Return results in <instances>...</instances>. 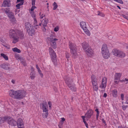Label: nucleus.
<instances>
[{
  "label": "nucleus",
  "mask_w": 128,
  "mask_h": 128,
  "mask_svg": "<svg viewBox=\"0 0 128 128\" xmlns=\"http://www.w3.org/2000/svg\"><path fill=\"white\" fill-rule=\"evenodd\" d=\"M59 30V28L58 26H57L55 27L54 29V32H56Z\"/></svg>",
  "instance_id": "obj_43"
},
{
  "label": "nucleus",
  "mask_w": 128,
  "mask_h": 128,
  "mask_svg": "<svg viewBox=\"0 0 128 128\" xmlns=\"http://www.w3.org/2000/svg\"><path fill=\"white\" fill-rule=\"evenodd\" d=\"M47 107V106L46 104L43 103L42 104V110L43 112H48V110Z\"/></svg>",
  "instance_id": "obj_20"
},
{
  "label": "nucleus",
  "mask_w": 128,
  "mask_h": 128,
  "mask_svg": "<svg viewBox=\"0 0 128 128\" xmlns=\"http://www.w3.org/2000/svg\"><path fill=\"white\" fill-rule=\"evenodd\" d=\"M16 80H12L11 81V82L13 84H15L16 83Z\"/></svg>",
  "instance_id": "obj_49"
},
{
  "label": "nucleus",
  "mask_w": 128,
  "mask_h": 128,
  "mask_svg": "<svg viewBox=\"0 0 128 128\" xmlns=\"http://www.w3.org/2000/svg\"><path fill=\"white\" fill-rule=\"evenodd\" d=\"M87 55L90 57H92L94 54V52L90 48H88L87 49L84 51Z\"/></svg>",
  "instance_id": "obj_13"
},
{
  "label": "nucleus",
  "mask_w": 128,
  "mask_h": 128,
  "mask_svg": "<svg viewBox=\"0 0 128 128\" xmlns=\"http://www.w3.org/2000/svg\"><path fill=\"white\" fill-rule=\"evenodd\" d=\"M117 91L116 90H114L112 91V94L114 97H116V96Z\"/></svg>",
  "instance_id": "obj_25"
},
{
  "label": "nucleus",
  "mask_w": 128,
  "mask_h": 128,
  "mask_svg": "<svg viewBox=\"0 0 128 128\" xmlns=\"http://www.w3.org/2000/svg\"><path fill=\"white\" fill-rule=\"evenodd\" d=\"M26 28L30 36H32L34 34L35 31L33 26H31L28 22L25 24Z\"/></svg>",
  "instance_id": "obj_6"
},
{
  "label": "nucleus",
  "mask_w": 128,
  "mask_h": 128,
  "mask_svg": "<svg viewBox=\"0 0 128 128\" xmlns=\"http://www.w3.org/2000/svg\"><path fill=\"white\" fill-rule=\"evenodd\" d=\"M81 117L83 120V122L84 121H85V120L84 119V118H85V116H81Z\"/></svg>",
  "instance_id": "obj_56"
},
{
  "label": "nucleus",
  "mask_w": 128,
  "mask_h": 128,
  "mask_svg": "<svg viewBox=\"0 0 128 128\" xmlns=\"http://www.w3.org/2000/svg\"><path fill=\"white\" fill-rule=\"evenodd\" d=\"M1 56L3 57L6 60H8V57L4 54L2 53L0 54Z\"/></svg>",
  "instance_id": "obj_29"
},
{
  "label": "nucleus",
  "mask_w": 128,
  "mask_h": 128,
  "mask_svg": "<svg viewBox=\"0 0 128 128\" xmlns=\"http://www.w3.org/2000/svg\"><path fill=\"white\" fill-rule=\"evenodd\" d=\"M10 20L13 23H16V19L14 16L10 18Z\"/></svg>",
  "instance_id": "obj_27"
},
{
  "label": "nucleus",
  "mask_w": 128,
  "mask_h": 128,
  "mask_svg": "<svg viewBox=\"0 0 128 128\" xmlns=\"http://www.w3.org/2000/svg\"><path fill=\"white\" fill-rule=\"evenodd\" d=\"M121 76V74L120 73H116L114 75V80H119Z\"/></svg>",
  "instance_id": "obj_21"
},
{
  "label": "nucleus",
  "mask_w": 128,
  "mask_h": 128,
  "mask_svg": "<svg viewBox=\"0 0 128 128\" xmlns=\"http://www.w3.org/2000/svg\"><path fill=\"white\" fill-rule=\"evenodd\" d=\"M120 82H125L124 81V80H121L120 81Z\"/></svg>",
  "instance_id": "obj_62"
},
{
  "label": "nucleus",
  "mask_w": 128,
  "mask_h": 128,
  "mask_svg": "<svg viewBox=\"0 0 128 128\" xmlns=\"http://www.w3.org/2000/svg\"><path fill=\"white\" fill-rule=\"evenodd\" d=\"M122 109L123 110H125L128 107V106H124V105H123V106H122Z\"/></svg>",
  "instance_id": "obj_42"
},
{
  "label": "nucleus",
  "mask_w": 128,
  "mask_h": 128,
  "mask_svg": "<svg viewBox=\"0 0 128 128\" xmlns=\"http://www.w3.org/2000/svg\"><path fill=\"white\" fill-rule=\"evenodd\" d=\"M36 0H32V5H34L35 4Z\"/></svg>",
  "instance_id": "obj_44"
},
{
  "label": "nucleus",
  "mask_w": 128,
  "mask_h": 128,
  "mask_svg": "<svg viewBox=\"0 0 128 128\" xmlns=\"http://www.w3.org/2000/svg\"><path fill=\"white\" fill-rule=\"evenodd\" d=\"M102 55L103 58L107 59L110 57V53L106 44H104L102 46L101 49Z\"/></svg>",
  "instance_id": "obj_3"
},
{
  "label": "nucleus",
  "mask_w": 128,
  "mask_h": 128,
  "mask_svg": "<svg viewBox=\"0 0 128 128\" xmlns=\"http://www.w3.org/2000/svg\"><path fill=\"white\" fill-rule=\"evenodd\" d=\"M10 5V0H4L2 6L9 7Z\"/></svg>",
  "instance_id": "obj_15"
},
{
  "label": "nucleus",
  "mask_w": 128,
  "mask_h": 128,
  "mask_svg": "<svg viewBox=\"0 0 128 128\" xmlns=\"http://www.w3.org/2000/svg\"><path fill=\"white\" fill-rule=\"evenodd\" d=\"M8 16L10 18H11L12 16H14V14L13 13L11 12H10L8 14H7Z\"/></svg>",
  "instance_id": "obj_31"
},
{
  "label": "nucleus",
  "mask_w": 128,
  "mask_h": 128,
  "mask_svg": "<svg viewBox=\"0 0 128 128\" xmlns=\"http://www.w3.org/2000/svg\"><path fill=\"white\" fill-rule=\"evenodd\" d=\"M53 6V10H56L58 7V5L55 2H54L52 4Z\"/></svg>",
  "instance_id": "obj_28"
},
{
  "label": "nucleus",
  "mask_w": 128,
  "mask_h": 128,
  "mask_svg": "<svg viewBox=\"0 0 128 128\" xmlns=\"http://www.w3.org/2000/svg\"><path fill=\"white\" fill-rule=\"evenodd\" d=\"M18 128H24V126H22V127H18Z\"/></svg>",
  "instance_id": "obj_63"
},
{
  "label": "nucleus",
  "mask_w": 128,
  "mask_h": 128,
  "mask_svg": "<svg viewBox=\"0 0 128 128\" xmlns=\"http://www.w3.org/2000/svg\"><path fill=\"white\" fill-rule=\"evenodd\" d=\"M1 121L0 123L4 122V121H6L8 123L12 126H16L17 124L16 122L14 119L10 117H4L2 118H0Z\"/></svg>",
  "instance_id": "obj_2"
},
{
  "label": "nucleus",
  "mask_w": 128,
  "mask_h": 128,
  "mask_svg": "<svg viewBox=\"0 0 128 128\" xmlns=\"http://www.w3.org/2000/svg\"><path fill=\"white\" fill-rule=\"evenodd\" d=\"M36 68L37 69V70H38H38H40V68H39V67L38 66V65L36 64Z\"/></svg>",
  "instance_id": "obj_57"
},
{
  "label": "nucleus",
  "mask_w": 128,
  "mask_h": 128,
  "mask_svg": "<svg viewBox=\"0 0 128 128\" xmlns=\"http://www.w3.org/2000/svg\"><path fill=\"white\" fill-rule=\"evenodd\" d=\"M19 10H18L17 9H15V12H16V14L17 13H18Z\"/></svg>",
  "instance_id": "obj_58"
},
{
  "label": "nucleus",
  "mask_w": 128,
  "mask_h": 128,
  "mask_svg": "<svg viewBox=\"0 0 128 128\" xmlns=\"http://www.w3.org/2000/svg\"><path fill=\"white\" fill-rule=\"evenodd\" d=\"M91 80L92 86L98 85L97 80L95 76L92 75L91 76Z\"/></svg>",
  "instance_id": "obj_16"
},
{
  "label": "nucleus",
  "mask_w": 128,
  "mask_h": 128,
  "mask_svg": "<svg viewBox=\"0 0 128 128\" xmlns=\"http://www.w3.org/2000/svg\"><path fill=\"white\" fill-rule=\"evenodd\" d=\"M15 37H14V38H14L13 42L14 43H16L18 42V38H16Z\"/></svg>",
  "instance_id": "obj_37"
},
{
  "label": "nucleus",
  "mask_w": 128,
  "mask_h": 128,
  "mask_svg": "<svg viewBox=\"0 0 128 128\" xmlns=\"http://www.w3.org/2000/svg\"><path fill=\"white\" fill-rule=\"evenodd\" d=\"M0 66L1 68L7 70L8 69V66L7 64H3L0 65Z\"/></svg>",
  "instance_id": "obj_23"
},
{
  "label": "nucleus",
  "mask_w": 128,
  "mask_h": 128,
  "mask_svg": "<svg viewBox=\"0 0 128 128\" xmlns=\"http://www.w3.org/2000/svg\"><path fill=\"white\" fill-rule=\"evenodd\" d=\"M124 95L123 94H121V100H124Z\"/></svg>",
  "instance_id": "obj_48"
},
{
  "label": "nucleus",
  "mask_w": 128,
  "mask_h": 128,
  "mask_svg": "<svg viewBox=\"0 0 128 128\" xmlns=\"http://www.w3.org/2000/svg\"><path fill=\"white\" fill-rule=\"evenodd\" d=\"M107 82V78L106 77L103 78L102 80V83L100 86V87L102 89H105L106 86Z\"/></svg>",
  "instance_id": "obj_11"
},
{
  "label": "nucleus",
  "mask_w": 128,
  "mask_h": 128,
  "mask_svg": "<svg viewBox=\"0 0 128 128\" xmlns=\"http://www.w3.org/2000/svg\"><path fill=\"white\" fill-rule=\"evenodd\" d=\"M48 22V19L46 18L43 19L42 22V24L44 29H43V30L45 32L46 30V29L45 28V27L46 26L47 23Z\"/></svg>",
  "instance_id": "obj_14"
},
{
  "label": "nucleus",
  "mask_w": 128,
  "mask_h": 128,
  "mask_svg": "<svg viewBox=\"0 0 128 128\" xmlns=\"http://www.w3.org/2000/svg\"><path fill=\"white\" fill-rule=\"evenodd\" d=\"M4 10L5 12V13L6 14H8L10 12V10L9 8H6L5 9H4Z\"/></svg>",
  "instance_id": "obj_34"
},
{
  "label": "nucleus",
  "mask_w": 128,
  "mask_h": 128,
  "mask_svg": "<svg viewBox=\"0 0 128 128\" xmlns=\"http://www.w3.org/2000/svg\"><path fill=\"white\" fill-rule=\"evenodd\" d=\"M80 27L83 30L85 34L88 36H90V33L87 28L86 22L82 21L80 22Z\"/></svg>",
  "instance_id": "obj_9"
},
{
  "label": "nucleus",
  "mask_w": 128,
  "mask_h": 128,
  "mask_svg": "<svg viewBox=\"0 0 128 128\" xmlns=\"http://www.w3.org/2000/svg\"><path fill=\"white\" fill-rule=\"evenodd\" d=\"M61 121L62 122H63L64 121H65V119L64 118H61Z\"/></svg>",
  "instance_id": "obj_55"
},
{
  "label": "nucleus",
  "mask_w": 128,
  "mask_h": 128,
  "mask_svg": "<svg viewBox=\"0 0 128 128\" xmlns=\"http://www.w3.org/2000/svg\"><path fill=\"white\" fill-rule=\"evenodd\" d=\"M38 71L41 77L42 78L43 76V74L42 73L41 71L40 70H38Z\"/></svg>",
  "instance_id": "obj_36"
},
{
  "label": "nucleus",
  "mask_w": 128,
  "mask_h": 128,
  "mask_svg": "<svg viewBox=\"0 0 128 128\" xmlns=\"http://www.w3.org/2000/svg\"><path fill=\"white\" fill-rule=\"evenodd\" d=\"M24 0H17V1L16 2V4H17L18 2H20V3H22L23 4Z\"/></svg>",
  "instance_id": "obj_39"
},
{
  "label": "nucleus",
  "mask_w": 128,
  "mask_h": 128,
  "mask_svg": "<svg viewBox=\"0 0 128 128\" xmlns=\"http://www.w3.org/2000/svg\"><path fill=\"white\" fill-rule=\"evenodd\" d=\"M49 52L51 58L53 60V61H55L56 56V54L52 48H49Z\"/></svg>",
  "instance_id": "obj_12"
},
{
  "label": "nucleus",
  "mask_w": 128,
  "mask_h": 128,
  "mask_svg": "<svg viewBox=\"0 0 128 128\" xmlns=\"http://www.w3.org/2000/svg\"><path fill=\"white\" fill-rule=\"evenodd\" d=\"M93 112L92 110H89L88 112L85 115L88 118H90L93 114Z\"/></svg>",
  "instance_id": "obj_19"
},
{
  "label": "nucleus",
  "mask_w": 128,
  "mask_h": 128,
  "mask_svg": "<svg viewBox=\"0 0 128 128\" xmlns=\"http://www.w3.org/2000/svg\"><path fill=\"white\" fill-rule=\"evenodd\" d=\"M107 96V94L106 93H104V94L103 96L104 98H106Z\"/></svg>",
  "instance_id": "obj_60"
},
{
  "label": "nucleus",
  "mask_w": 128,
  "mask_h": 128,
  "mask_svg": "<svg viewBox=\"0 0 128 128\" xmlns=\"http://www.w3.org/2000/svg\"><path fill=\"white\" fill-rule=\"evenodd\" d=\"M23 4L22 3L18 4L16 5V7L17 9H19L20 8V6Z\"/></svg>",
  "instance_id": "obj_33"
},
{
  "label": "nucleus",
  "mask_w": 128,
  "mask_h": 128,
  "mask_svg": "<svg viewBox=\"0 0 128 128\" xmlns=\"http://www.w3.org/2000/svg\"><path fill=\"white\" fill-rule=\"evenodd\" d=\"M99 114V113L97 114H96V119L98 120V116Z\"/></svg>",
  "instance_id": "obj_53"
},
{
  "label": "nucleus",
  "mask_w": 128,
  "mask_h": 128,
  "mask_svg": "<svg viewBox=\"0 0 128 128\" xmlns=\"http://www.w3.org/2000/svg\"><path fill=\"white\" fill-rule=\"evenodd\" d=\"M82 47L84 50L85 51L89 48V45L86 42H84L82 44Z\"/></svg>",
  "instance_id": "obj_17"
},
{
  "label": "nucleus",
  "mask_w": 128,
  "mask_h": 128,
  "mask_svg": "<svg viewBox=\"0 0 128 128\" xmlns=\"http://www.w3.org/2000/svg\"><path fill=\"white\" fill-rule=\"evenodd\" d=\"M40 18L42 19L45 16V15L43 14L40 15Z\"/></svg>",
  "instance_id": "obj_45"
},
{
  "label": "nucleus",
  "mask_w": 128,
  "mask_h": 128,
  "mask_svg": "<svg viewBox=\"0 0 128 128\" xmlns=\"http://www.w3.org/2000/svg\"><path fill=\"white\" fill-rule=\"evenodd\" d=\"M21 62L22 63V64L24 65V66H25L26 64V63L25 60H24L23 62L21 61Z\"/></svg>",
  "instance_id": "obj_47"
},
{
  "label": "nucleus",
  "mask_w": 128,
  "mask_h": 128,
  "mask_svg": "<svg viewBox=\"0 0 128 128\" xmlns=\"http://www.w3.org/2000/svg\"><path fill=\"white\" fill-rule=\"evenodd\" d=\"M58 40V39L54 38L52 36L51 34L50 37L47 38V42L50 43L52 46L54 48H55L56 47V41Z\"/></svg>",
  "instance_id": "obj_8"
},
{
  "label": "nucleus",
  "mask_w": 128,
  "mask_h": 128,
  "mask_svg": "<svg viewBox=\"0 0 128 128\" xmlns=\"http://www.w3.org/2000/svg\"><path fill=\"white\" fill-rule=\"evenodd\" d=\"M126 103L127 104H128V100H126Z\"/></svg>",
  "instance_id": "obj_64"
},
{
  "label": "nucleus",
  "mask_w": 128,
  "mask_h": 128,
  "mask_svg": "<svg viewBox=\"0 0 128 128\" xmlns=\"http://www.w3.org/2000/svg\"><path fill=\"white\" fill-rule=\"evenodd\" d=\"M34 25L35 28V29H38V25L37 24V22L35 18H34Z\"/></svg>",
  "instance_id": "obj_24"
},
{
  "label": "nucleus",
  "mask_w": 128,
  "mask_h": 128,
  "mask_svg": "<svg viewBox=\"0 0 128 128\" xmlns=\"http://www.w3.org/2000/svg\"><path fill=\"white\" fill-rule=\"evenodd\" d=\"M48 105L50 108H51L52 106L51 103L50 102H48Z\"/></svg>",
  "instance_id": "obj_51"
},
{
  "label": "nucleus",
  "mask_w": 128,
  "mask_h": 128,
  "mask_svg": "<svg viewBox=\"0 0 128 128\" xmlns=\"http://www.w3.org/2000/svg\"><path fill=\"white\" fill-rule=\"evenodd\" d=\"M10 96L14 98L20 100L24 98L26 95V91L24 90L14 91L11 90L9 92Z\"/></svg>",
  "instance_id": "obj_1"
},
{
  "label": "nucleus",
  "mask_w": 128,
  "mask_h": 128,
  "mask_svg": "<svg viewBox=\"0 0 128 128\" xmlns=\"http://www.w3.org/2000/svg\"><path fill=\"white\" fill-rule=\"evenodd\" d=\"M114 0L121 4H122L123 3V2L122 0Z\"/></svg>",
  "instance_id": "obj_38"
},
{
  "label": "nucleus",
  "mask_w": 128,
  "mask_h": 128,
  "mask_svg": "<svg viewBox=\"0 0 128 128\" xmlns=\"http://www.w3.org/2000/svg\"><path fill=\"white\" fill-rule=\"evenodd\" d=\"M12 50L14 52H16L18 53H20L21 51L18 48H12Z\"/></svg>",
  "instance_id": "obj_26"
},
{
  "label": "nucleus",
  "mask_w": 128,
  "mask_h": 128,
  "mask_svg": "<svg viewBox=\"0 0 128 128\" xmlns=\"http://www.w3.org/2000/svg\"><path fill=\"white\" fill-rule=\"evenodd\" d=\"M84 124L86 128H88V124L86 122V121H84Z\"/></svg>",
  "instance_id": "obj_46"
},
{
  "label": "nucleus",
  "mask_w": 128,
  "mask_h": 128,
  "mask_svg": "<svg viewBox=\"0 0 128 128\" xmlns=\"http://www.w3.org/2000/svg\"><path fill=\"white\" fill-rule=\"evenodd\" d=\"M65 81L68 87L72 91L75 92L76 90V88L73 82L72 78H66Z\"/></svg>",
  "instance_id": "obj_5"
},
{
  "label": "nucleus",
  "mask_w": 128,
  "mask_h": 128,
  "mask_svg": "<svg viewBox=\"0 0 128 128\" xmlns=\"http://www.w3.org/2000/svg\"><path fill=\"white\" fill-rule=\"evenodd\" d=\"M30 76L31 79H34L36 77L35 73L34 72H31L30 74Z\"/></svg>",
  "instance_id": "obj_22"
},
{
  "label": "nucleus",
  "mask_w": 128,
  "mask_h": 128,
  "mask_svg": "<svg viewBox=\"0 0 128 128\" xmlns=\"http://www.w3.org/2000/svg\"><path fill=\"white\" fill-rule=\"evenodd\" d=\"M98 15L102 17H104V14L103 13L100 12H98Z\"/></svg>",
  "instance_id": "obj_35"
},
{
  "label": "nucleus",
  "mask_w": 128,
  "mask_h": 128,
  "mask_svg": "<svg viewBox=\"0 0 128 128\" xmlns=\"http://www.w3.org/2000/svg\"><path fill=\"white\" fill-rule=\"evenodd\" d=\"M30 14H31L32 15V16L33 18H34L36 16L35 14L34 13V12H30Z\"/></svg>",
  "instance_id": "obj_40"
},
{
  "label": "nucleus",
  "mask_w": 128,
  "mask_h": 128,
  "mask_svg": "<svg viewBox=\"0 0 128 128\" xmlns=\"http://www.w3.org/2000/svg\"><path fill=\"white\" fill-rule=\"evenodd\" d=\"M125 82H126V84H127L128 83V79L126 78L124 79Z\"/></svg>",
  "instance_id": "obj_54"
},
{
  "label": "nucleus",
  "mask_w": 128,
  "mask_h": 128,
  "mask_svg": "<svg viewBox=\"0 0 128 128\" xmlns=\"http://www.w3.org/2000/svg\"><path fill=\"white\" fill-rule=\"evenodd\" d=\"M93 90L94 91H97L98 89V85L92 86Z\"/></svg>",
  "instance_id": "obj_32"
},
{
  "label": "nucleus",
  "mask_w": 128,
  "mask_h": 128,
  "mask_svg": "<svg viewBox=\"0 0 128 128\" xmlns=\"http://www.w3.org/2000/svg\"><path fill=\"white\" fill-rule=\"evenodd\" d=\"M36 8V7L34 5H32L30 9L31 12H33L34 10Z\"/></svg>",
  "instance_id": "obj_41"
},
{
  "label": "nucleus",
  "mask_w": 128,
  "mask_h": 128,
  "mask_svg": "<svg viewBox=\"0 0 128 128\" xmlns=\"http://www.w3.org/2000/svg\"><path fill=\"white\" fill-rule=\"evenodd\" d=\"M45 112V113H43L42 114V116L44 118H46L47 117L48 114V112Z\"/></svg>",
  "instance_id": "obj_30"
},
{
  "label": "nucleus",
  "mask_w": 128,
  "mask_h": 128,
  "mask_svg": "<svg viewBox=\"0 0 128 128\" xmlns=\"http://www.w3.org/2000/svg\"><path fill=\"white\" fill-rule=\"evenodd\" d=\"M112 53L114 56L120 58H123L125 56V54L123 52L116 49L113 50Z\"/></svg>",
  "instance_id": "obj_7"
},
{
  "label": "nucleus",
  "mask_w": 128,
  "mask_h": 128,
  "mask_svg": "<svg viewBox=\"0 0 128 128\" xmlns=\"http://www.w3.org/2000/svg\"><path fill=\"white\" fill-rule=\"evenodd\" d=\"M114 82L116 84H118V83L119 82V81L117 80H114Z\"/></svg>",
  "instance_id": "obj_61"
},
{
  "label": "nucleus",
  "mask_w": 128,
  "mask_h": 128,
  "mask_svg": "<svg viewBox=\"0 0 128 128\" xmlns=\"http://www.w3.org/2000/svg\"><path fill=\"white\" fill-rule=\"evenodd\" d=\"M69 46L72 57L74 58H76L78 56V54L76 45L70 42Z\"/></svg>",
  "instance_id": "obj_4"
},
{
  "label": "nucleus",
  "mask_w": 128,
  "mask_h": 128,
  "mask_svg": "<svg viewBox=\"0 0 128 128\" xmlns=\"http://www.w3.org/2000/svg\"><path fill=\"white\" fill-rule=\"evenodd\" d=\"M17 124L18 126H24V123L23 120L21 118L18 119L17 122Z\"/></svg>",
  "instance_id": "obj_18"
},
{
  "label": "nucleus",
  "mask_w": 128,
  "mask_h": 128,
  "mask_svg": "<svg viewBox=\"0 0 128 128\" xmlns=\"http://www.w3.org/2000/svg\"><path fill=\"white\" fill-rule=\"evenodd\" d=\"M31 72H34V68L33 67H31Z\"/></svg>",
  "instance_id": "obj_52"
},
{
  "label": "nucleus",
  "mask_w": 128,
  "mask_h": 128,
  "mask_svg": "<svg viewBox=\"0 0 128 128\" xmlns=\"http://www.w3.org/2000/svg\"><path fill=\"white\" fill-rule=\"evenodd\" d=\"M95 111L96 112L97 114L100 113L98 111V108H96L95 110Z\"/></svg>",
  "instance_id": "obj_59"
},
{
  "label": "nucleus",
  "mask_w": 128,
  "mask_h": 128,
  "mask_svg": "<svg viewBox=\"0 0 128 128\" xmlns=\"http://www.w3.org/2000/svg\"><path fill=\"white\" fill-rule=\"evenodd\" d=\"M9 33L10 36L12 38H14L16 36H19L20 37H22L23 36L22 33L19 31L17 32V34H16V32H15L14 30H11L10 31Z\"/></svg>",
  "instance_id": "obj_10"
},
{
  "label": "nucleus",
  "mask_w": 128,
  "mask_h": 128,
  "mask_svg": "<svg viewBox=\"0 0 128 128\" xmlns=\"http://www.w3.org/2000/svg\"><path fill=\"white\" fill-rule=\"evenodd\" d=\"M66 56L67 58H68L69 57V54L68 53H67L66 54Z\"/></svg>",
  "instance_id": "obj_50"
}]
</instances>
